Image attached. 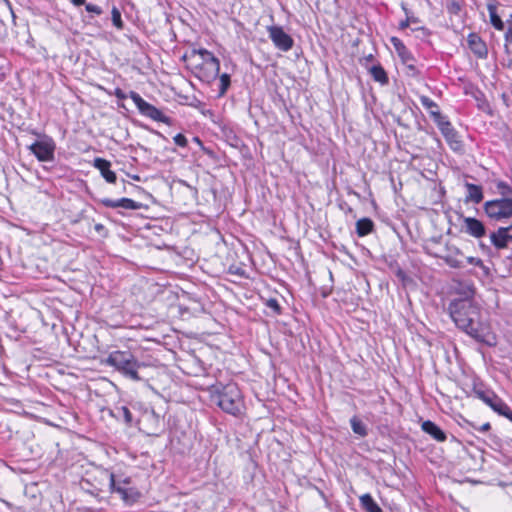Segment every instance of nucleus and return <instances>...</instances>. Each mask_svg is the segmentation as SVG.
Segmentation results:
<instances>
[{"label":"nucleus","mask_w":512,"mask_h":512,"mask_svg":"<svg viewBox=\"0 0 512 512\" xmlns=\"http://www.w3.org/2000/svg\"><path fill=\"white\" fill-rule=\"evenodd\" d=\"M507 24H508V27H511L512 26V15L510 16V18L507 20Z\"/></svg>","instance_id":"49530a36"},{"label":"nucleus","mask_w":512,"mask_h":512,"mask_svg":"<svg viewBox=\"0 0 512 512\" xmlns=\"http://www.w3.org/2000/svg\"><path fill=\"white\" fill-rule=\"evenodd\" d=\"M5 4L8 6V8L10 9L11 13H12V16L15 18V15L13 13V10H12V5L10 3L9 0H4Z\"/></svg>","instance_id":"c03bdc74"},{"label":"nucleus","mask_w":512,"mask_h":512,"mask_svg":"<svg viewBox=\"0 0 512 512\" xmlns=\"http://www.w3.org/2000/svg\"><path fill=\"white\" fill-rule=\"evenodd\" d=\"M468 45L471 51L477 55L479 58H486L488 54V50L486 44L482 41V39L475 33H471L468 35Z\"/></svg>","instance_id":"dca6fc26"},{"label":"nucleus","mask_w":512,"mask_h":512,"mask_svg":"<svg viewBox=\"0 0 512 512\" xmlns=\"http://www.w3.org/2000/svg\"><path fill=\"white\" fill-rule=\"evenodd\" d=\"M369 72H370L372 78L376 82H379L382 85L388 83L389 80H388L387 73H386V71L384 70V68L381 65H379V64L378 65H373L369 69Z\"/></svg>","instance_id":"5701e85b"},{"label":"nucleus","mask_w":512,"mask_h":512,"mask_svg":"<svg viewBox=\"0 0 512 512\" xmlns=\"http://www.w3.org/2000/svg\"><path fill=\"white\" fill-rule=\"evenodd\" d=\"M442 259L451 268L464 267L463 262L459 260L456 256H454L452 253L443 256Z\"/></svg>","instance_id":"c85d7f7f"},{"label":"nucleus","mask_w":512,"mask_h":512,"mask_svg":"<svg viewBox=\"0 0 512 512\" xmlns=\"http://www.w3.org/2000/svg\"><path fill=\"white\" fill-rule=\"evenodd\" d=\"M117 417L123 418L127 424H130L133 420L132 413L126 406L117 409Z\"/></svg>","instance_id":"2f4dec72"},{"label":"nucleus","mask_w":512,"mask_h":512,"mask_svg":"<svg viewBox=\"0 0 512 512\" xmlns=\"http://www.w3.org/2000/svg\"><path fill=\"white\" fill-rule=\"evenodd\" d=\"M390 41L404 64H408V62H414L412 53L399 38L392 37Z\"/></svg>","instance_id":"a211bd4d"},{"label":"nucleus","mask_w":512,"mask_h":512,"mask_svg":"<svg viewBox=\"0 0 512 512\" xmlns=\"http://www.w3.org/2000/svg\"><path fill=\"white\" fill-rule=\"evenodd\" d=\"M269 38L275 47L281 51L287 52L292 49L294 45L293 38L284 31L281 26H269L267 28Z\"/></svg>","instance_id":"6e6552de"},{"label":"nucleus","mask_w":512,"mask_h":512,"mask_svg":"<svg viewBox=\"0 0 512 512\" xmlns=\"http://www.w3.org/2000/svg\"><path fill=\"white\" fill-rule=\"evenodd\" d=\"M196 56H199L201 62L200 63H207L211 60H219L214 56V54L204 48L201 49H193L191 51L190 57L195 58Z\"/></svg>","instance_id":"393cba45"},{"label":"nucleus","mask_w":512,"mask_h":512,"mask_svg":"<svg viewBox=\"0 0 512 512\" xmlns=\"http://www.w3.org/2000/svg\"><path fill=\"white\" fill-rule=\"evenodd\" d=\"M105 363L108 366L115 368L117 371L131 380H141V377L138 374V370L143 367L144 364L139 362L129 351H113L108 355Z\"/></svg>","instance_id":"7ed1b4c3"},{"label":"nucleus","mask_w":512,"mask_h":512,"mask_svg":"<svg viewBox=\"0 0 512 512\" xmlns=\"http://www.w3.org/2000/svg\"><path fill=\"white\" fill-rule=\"evenodd\" d=\"M486 215L495 221H502L512 217V199L496 198L486 201L483 205Z\"/></svg>","instance_id":"39448f33"},{"label":"nucleus","mask_w":512,"mask_h":512,"mask_svg":"<svg viewBox=\"0 0 512 512\" xmlns=\"http://www.w3.org/2000/svg\"><path fill=\"white\" fill-rule=\"evenodd\" d=\"M405 65L408 67V69L413 70V71L415 70L414 62H408V64H405Z\"/></svg>","instance_id":"a18cd8bd"},{"label":"nucleus","mask_w":512,"mask_h":512,"mask_svg":"<svg viewBox=\"0 0 512 512\" xmlns=\"http://www.w3.org/2000/svg\"><path fill=\"white\" fill-rule=\"evenodd\" d=\"M29 149L41 162L54 160L55 144L51 138L36 141L30 145Z\"/></svg>","instance_id":"1a4fd4ad"},{"label":"nucleus","mask_w":512,"mask_h":512,"mask_svg":"<svg viewBox=\"0 0 512 512\" xmlns=\"http://www.w3.org/2000/svg\"><path fill=\"white\" fill-rule=\"evenodd\" d=\"M366 59L369 60V61L372 60L373 59V55L370 54L369 56H367Z\"/></svg>","instance_id":"09e8293b"},{"label":"nucleus","mask_w":512,"mask_h":512,"mask_svg":"<svg viewBox=\"0 0 512 512\" xmlns=\"http://www.w3.org/2000/svg\"><path fill=\"white\" fill-rule=\"evenodd\" d=\"M111 18H112V23H113V25H114L117 29H119V30L123 29V21H122V19H121V13H120V11H119V9H118V8H116V7H113V8H112V11H111Z\"/></svg>","instance_id":"c756f323"},{"label":"nucleus","mask_w":512,"mask_h":512,"mask_svg":"<svg viewBox=\"0 0 512 512\" xmlns=\"http://www.w3.org/2000/svg\"><path fill=\"white\" fill-rule=\"evenodd\" d=\"M85 9L87 12L93 13L95 15H101L103 12L100 6L91 3L85 4Z\"/></svg>","instance_id":"c9c22d12"},{"label":"nucleus","mask_w":512,"mask_h":512,"mask_svg":"<svg viewBox=\"0 0 512 512\" xmlns=\"http://www.w3.org/2000/svg\"><path fill=\"white\" fill-rule=\"evenodd\" d=\"M114 95L116 96V98H118L120 100H124L127 98V95L125 94V92L120 88L115 89Z\"/></svg>","instance_id":"58836bf2"},{"label":"nucleus","mask_w":512,"mask_h":512,"mask_svg":"<svg viewBox=\"0 0 512 512\" xmlns=\"http://www.w3.org/2000/svg\"><path fill=\"white\" fill-rule=\"evenodd\" d=\"M94 228L97 232H101V231L105 230V227L100 223H97Z\"/></svg>","instance_id":"37998d69"},{"label":"nucleus","mask_w":512,"mask_h":512,"mask_svg":"<svg viewBox=\"0 0 512 512\" xmlns=\"http://www.w3.org/2000/svg\"><path fill=\"white\" fill-rule=\"evenodd\" d=\"M362 508L366 512H383L380 506L374 501L370 494H364L360 497Z\"/></svg>","instance_id":"4be33fe9"},{"label":"nucleus","mask_w":512,"mask_h":512,"mask_svg":"<svg viewBox=\"0 0 512 512\" xmlns=\"http://www.w3.org/2000/svg\"><path fill=\"white\" fill-rule=\"evenodd\" d=\"M109 480L111 493H116L126 505H133L141 497L139 490L131 485V478L128 476H116L112 472L105 471Z\"/></svg>","instance_id":"20e7f679"},{"label":"nucleus","mask_w":512,"mask_h":512,"mask_svg":"<svg viewBox=\"0 0 512 512\" xmlns=\"http://www.w3.org/2000/svg\"><path fill=\"white\" fill-rule=\"evenodd\" d=\"M220 78V95L225 94L228 87L230 86V76L227 73H224L219 76Z\"/></svg>","instance_id":"72a5a7b5"},{"label":"nucleus","mask_w":512,"mask_h":512,"mask_svg":"<svg viewBox=\"0 0 512 512\" xmlns=\"http://www.w3.org/2000/svg\"><path fill=\"white\" fill-rule=\"evenodd\" d=\"M487 9L489 12L491 25L498 31L504 30L505 25L500 16L497 14V6L493 3H489L487 5Z\"/></svg>","instance_id":"aec40b11"},{"label":"nucleus","mask_w":512,"mask_h":512,"mask_svg":"<svg viewBox=\"0 0 512 512\" xmlns=\"http://www.w3.org/2000/svg\"><path fill=\"white\" fill-rule=\"evenodd\" d=\"M448 311L457 328L467 335L488 346L497 344L490 324L482 318L481 307L472 299H454L449 303Z\"/></svg>","instance_id":"f257e3e1"},{"label":"nucleus","mask_w":512,"mask_h":512,"mask_svg":"<svg viewBox=\"0 0 512 512\" xmlns=\"http://www.w3.org/2000/svg\"><path fill=\"white\" fill-rule=\"evenodd\" d=\"M101 204L107 208H123L126 210H138L142 207L140 202H136L130 198H121L113 200L110 198L101 199Z\"/></svg>","instance_id":"f8f14e48"},{"label":"nucleus","mask_w":512,"mask_h":512,"mask_svg":"<svg viewBox=\"0 0 512 512\" xmlns=\"http://www.w3.org/2000/svg\"><path fill=\"white\" fill-rule=\"evenodd\" d=\"M350 425H351L352 431L355 434H357L361 437L367 436L368 430H367L366 425L361 420H359L357 417L351 418Z\"/></svg>","instance_id":"a878e982"},{"label":"nucleus","mask_w":512,"mask_h":512,"mask_svg":"<svg viewBox=\"0 0 512 512\" xmlns=\"http://www.w3.org/2000/svg\"><path fill=\"white\" fill-rule=\"evenodd\" d=\"M93 166L98 169L101 173V176L108 182V183H115L117 180L116 173L110 169L111 163L110 161L97 157L93 161Z\"/></svg>","instance_id":"4468645a"},{"label":"nucleus","mask_w":512,"mask_h":512,"mask_svg":"<svg viewBox=\"0 0 512 512\" xmlns=\"http://www.w3.org/2000/svg\"><path fill=\"white\" fill-rule=\"evenodd\" d=\"M173 140H174L175 144L180 147H186L188 144L187 138L181 133L176 134L174 136Z\"/></svg>","instance_id":"e433bc0d"},{"label":"nucleus","mask_w":512,"mask_h":512,"mask_svg":"<svg viewBox=\"0 0 512 512\" xmlns=\"http://www.w3.org/2000/svg\"><path fill=\"white\" fill-rule=\"evenodd\" d=\"M445 140L454 152L464 153V145L457 132L446 137Z\"/></svg>","instance_id":"b1692460"},{"label":"nucleus","mask_w":512,"mask_h":512,"mask_svg":"<svg viewBox=\"0 0 512 512\" xmlns=\"http://www.w3.org/2000/svg\"><path fill=\"white\" fill-rule=\"evenodd\" d=\"M498 193L501 195L500 198L512 199V187L504 181H498L496 183Z\"/></svg>","instance_id":"bb28decb"},{"label":"nucleus","mask_w":512,"mask_h":512,"mask_svg":"<svg viewBox=\"0 0 512 512\" xmlns=\"http://www.w3.org/2000/svg\"><path fill=\"white\" fill-rule=\"evenodd\" d=\"M491 428V425L489 422H486L482 424L479 428H477L480 432H486Z\"/></svg>","instance_id":"a19ab883"},{"label":"nucleus","mask_w":512,"mask_h":512,"mask_svg":"<svg viewBox=\"0 0 512 512\" xmlns=\"http://www.w3.org/2000/svg\"><path fill=\"white\" fill-rule=\"evenodd\" d=\"M266 306L270 309L273 310V312L277 315L281 314L282 312V308L278 302L277 299L275 298H270L266 301Z\"/></svg>","instance_id":"f704fd0d"},{"label":"nucleus","mask_w":512,"mask_h":512,"mask_svg":"<svg viewBox=\"0 0 512 512\" xmlns=\"http://www.w3.org/2000/svg\"><path fill=\"white\" fill-rule=\"evenodd\" d=\"M195 68L197 71V77L202 81L209 83L219 76L220 61L211 60L207 63H198Z\"/></svg>","instance_id":"9d476101"},{"label":"nucleus","mask_w":512,"mask_h":512,"mask_svg":"<svg viewBox=\"0 0 512 512\" xmlns=\"http://www.w3.org/2000/svg\"><path fill=\"white\" fill-rule=\"evenodd\" d=\"M420 102H421L422 106L429 111L430 115H431V111L439 110L438 105L428 96H421Z\"/></svg>","instance_id":"7c9ffc66"},{"label":"nucleus","mask_w":512,"mask_h":512,"mask_svg":"<svg viewBox=\"0 0 512 512\" xmlns=\"http://www.w3.org/2000/svg\"><path fill=\"white\" fill-rule=\"evenodd\" d=\"M473 393L476 398L483 401L486 405H488L494 412L499 415L507 410V404L492 390L486 389L482 386L475 385L473 388Z\"/></svg>","instance_id":"0eeeda50"},{"label":"nucleus","mask_w":512,"mask_h":512,"mask_svg":"<svg viewBox=\"0 0 512 512\" xmlns=\"http://www.w3.org/2000/svg\"><path fill=\"white\" fill-rule=\"evenodd\" d=\"M431 117L438 126L444 138L456 133L452 124L444 117L439 110L431 111Z\"/></svg>","instance_id":"2eb2a0df"},{"label":"nucleus","mask_w":512,"mask_h":512,"mask_svg":"<svg viewBox=\"0 0 512 512\" xmlns=\"http://www.w3.org/2000/svg\"><path fill=\"white\" fill-rule=\"evenodd\" d=\"M194 140H195V142H197V143H201V141H200V139H199L198 137H195V138H194Z\"/></svg>","instance_id":"8fccbe9b"},{"label":"nucleus","mask_w":512,"mask_h":512,"mask_svg":"<svg viewBox=\"0 0 512 512\" xmlns=\"http://www.w3.org/2000/svg\"><path fill=\"white\" fill-rule=\"evenodd\" d=\"M490 241L496 249H505L508 247V244L512 242V232L508 226L499 227L490 234Z\"/></svg>","instance_id":"9b49d317"},{"label":"nucleus","mask_w":512,"mask_h":512,"mask_svg":"<svg viewBox=\"0 0 512 512\" xmlns=\"http://www.w3.org/2000/svg\"><path fill=\"white\" fill-rule=\"evenodd\" d=\"M510 231L512 232V223L508 226Z\"/></svg>","instance_id":"3c124183"},{"label":"nucleus","mask_w":512,"mask_h":512,"mask_svg":"<svg viewBox=\"0 0 512 512\" xmlns=\"http://www.w3.org/2000/svg\"><path fill=\"white\" fill-rule=\"evenodd\" d=\"M467 189L466 202H473L479 204L483 200V190L480 185L466 183Z\"/></svg>","instance_id":"6ab92c4d"},{"label":"nucleus","mask_w":512,"mask_h":512,"mask_svg":"<svg viewBox=\"0 0 512 512\" xmlns=\"http://www.w3.org/2000/svg\"><path fill=\"white\" fill-rule=\"evenodd\" d=\"M501 416H504L508 418L512 422V411L510 407L507 405V410L500 414Z\"/></svg>","instance_id":"ea45409f"},{"label":"nucleus","mask_w":512,"mask_h":512,"mask_svg":"<svg viewBox=\"0 0 512 512\" xmlns=\"http://www.w3.org/2000/svg\"><path fill=\"white\" fill-rule=\"evenodd\" d=\"M454 252H455L456 255L461 254V252H460V250L458 248H455Z\"/></svg>","instance_id":"de8ad7c7"},{"label":"nucleus","mask_w":512,"mask_h":512,"mask_svg":"<svg viewBox=\"0 0 512 512\" xmlns=\"http://www.w3.org/2000/svg\"><path fill=\"white\" fill-rule=\"evenodd\" d=\"M504 39L506 42V44H505L506 52L509 53L508 45H512V26L507 28V30L504 34Z\"/></svg>","instance_id":"4c0bfd02"},{"label":"nucleus","mask_w":512,"mask_h":512,"mask_svg":"<svg viewBox=\"0 0 512 512\" xmlns=\"http://www.w3.org/2000/svg\"><path fill=\"white\" fill-rule=\"evenodd\" d=\"M466 260L469 264L481 268L483 270L484 275L487 276L489 274V268L484 264V262L480 258L470 256L467 257Z\"/></svg>","instance_id":"473e14b6"},{"label":"nucleus","mask_w":512,"mask_h":512,"mask_svg":"<svg viewBox=\"0 0 512 512\" xmlns=\"http://www.w3.org/2000/svg\"><path fill=\"white\" fill-rule=\"evenodd\" d=\"M129 97L132 99L140 114L145 117H148L154 121L162 122L170 125L171 119L164 115L161 110L152 104L145 101L137 92L130 91Z\"/></svg>","instance_id":"423d86ee"},{"label":"nucleus","mask_w":512,"mask_h":512,"mask_svg":"<svg viewBox=\"0 0 512 512\" xmlns=\"http://www.w3.org/2000/svg\"><path fill=\"white\" fill-rule=\"evenodd\" d=\"M210 399L224 412L238 416L244 408L243 397L238 385L234 382L215 383L209 387Z\"/></svg>","instance_id":"f03ea898"},{"label":"nucleus","mask_w":512,"mask_h":512,"mask_svg":"<svg viewBox=\"0 0 512 512\" xmlns=\"http://www.w3.org/2000/svg\"><path fill=\"white\" fill-rule=\"evenodd\" d=\"M72 2L73 5L75 6H81V5H85L86 4V1L85 0H70Z\"/></svg>","instance_id":"79ce46f5"},{"label":"nucleus","mask_w":512,"mask_h":512,"mask_svg":"<svg viewBox=\"0 0 512 512\" xmlns=\"http://www.w3.org/2000/svg\"><path fill=\"white\" fill-rule=\"evenodd\" d=\"M374 223L369 218H362L356 222V233L359 237H364L373 231Z\"/></svg>","instance_id":"412c9836"},{"label":"nucleus","mask_w":512,"mask_h":512,"mask_svg":"<svg viewBox=\"0 0 512 512\" xmlns=\"http://www.w3.org/2000/svg\"><path fill=\"white\" fill-rule=\"evenodd\" d=\"M422 430L429 434L434 440L444 442L447 439L446 433L434 422L426 420L421 425Z\"/></svg>","instance_id":"f3484780"},{"label":"nucleus","mask_w":512,"mask_h":512,"mask_svg":"<svg viewBox=\"0 0 512 512\" xmlns=\"http://www.w3.org/2000/svg\"><path fill=\"white\" fill-rule=\"evenodd\" d=\"M465 232L474 238H482L486 234L484 224L473 217H465L464 220Z\"/></svg>","instance_id":"ddd939ff"},{"label":"nucleus","mask_w":512,"mask_h":512,"mask_svg":"<svg viewBox=\"0 0 512 512\" xmlns=\"http://www.w3.org/2000/svg\"><path fill=\"white\" fill-rule=\"evenodd\" d=\"M401 7H402L403 11H404V12H405V14H406V19H405V20H402V21L399 23V28H400L401 30H404V29H406L407 27H409V25H410L411 23H418V22H419L418 18H416V17H414V16H410V15H409L410 11H409V9L406 7V5H405L404 3H402Z\"/></svg>","instance_id":"cd10ccee"}]
</instances>
